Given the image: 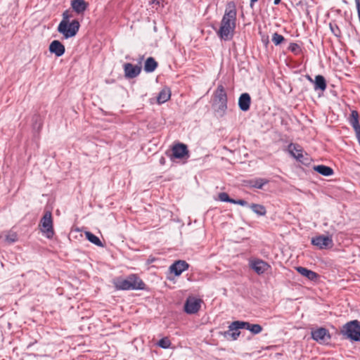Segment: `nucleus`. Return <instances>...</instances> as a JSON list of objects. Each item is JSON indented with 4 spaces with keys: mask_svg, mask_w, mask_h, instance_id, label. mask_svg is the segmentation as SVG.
Returning <instances> with one entry per match:
<instances>
[{
    "mask_svg": "<svg viewBox=\"0 0 360 360\" xmlns=\"http://www.w3.org/2000/svg\"><path fill=\"white\" fill-rule=\"evenodd\" d=\"M49 51L54 53L57 57L63 56L65 49L64 45L58 40H53L49 45Z\"/></svg>",
    "mask_w": 360,
    "mask_h": 360,
    "instance_id": "14",
    "label": "nucleus"
},
{
    "mask_svg": "<svg viewBox=\"0 0 360 360\" xmlns=\"http://www.w3.org/2000/svg\"><path fill=\"white\" fill-rule=\"evenodd\" d=\"M88 3L84 0H72L71 6L78 14L83 13L88 7Z\"/></svg>",
    "mask_w": 360,
    "mask_h": 360,
    "instance_id": "18",
    "label": "nucleus"
},
{
    "mask_svg": "<svg viewBox=\"0 0 360 360\" xmlns=\"http://www.w3.org/2000/svg\"><path fill=\"white\" fill-rule=\"evenodd\" d=\"M314 89L315 91L321 90L322 91H324L326 89L327 84L326 81L323 76L322 75H316L314 79Z\"/></svg>",
    "mask_w": 360,
    "mask_h": 360,
    "instance_id": "20",
    "label": "nucleus"
},
{
    "mask_svg": "<svg viewBox=\"0 0 360 360\" xmlns=\"http://www.w3.org/2000/svg\"><path fill=\"white\" fill-rule=\"evenodd\" d=\"M218 199L221 202H226L232 203L233 199L231 198L229 195L225 192L219 193L218 195Z\"/></svg>",
    "mask_w": 360,
    "mask_h": 360,
    "instance_id": "33",
    "label": "nucleus"
},
{
    "mask_svg": "<svg viewBox=\"0 0 360 360\" xmlns=\"http://www.w3.org/2000/svg\"><path fill=\"white\" fill-rule=\"evenodd\" d=\"M314 169L325 176H329L333 174V169L331 167L323 165L314 166Z\"/></svg>",
    "mask_w": 360,
    "mask_h": 360,
    "instance_id": "24",
    "label": "nucleus"
},
{
    "mask_svg": "<svg viewBox=\"0 0 360 360\" xmlns=\"http://www.w3.org/2000/svg\"><path fill=\"white\" fill-rule=\"evenodd\" d=\"M295 269L300 274L311 281H316L319 277L318 274L305 267L297 266L295 268Z\"/></svg>",
    "mask_w": 360,
    "mask_h": 360,
    "instance_id": "16",
    "label": "nucleus"
},
{
    "mask_svg": "<svg viewBox=\"0 0 360 360\" xmlns=\"http://www.w3.org/2000/svg\"><path fill=\"white\" fill-rule=\"evenodd\" d=\"M329 27H330V31L335 37H341V31H340L339 27L336 24L330 22L329 24Z\"/></svg>",
    "mask_w": 360,
    "mask_h": 360,
    "instance_id": "31",
    "label": "nucleus"
},
{
    "mask_svg": "<svg viewBox=\"0 0 360 360\" xmlns=\"http://www.w3.org/2000/svg\"><path fill=\"white\" fill-rule=\"evenodd\" d=\"M171 96V91L169 89L165 88L162 89L158 97H157V101L159 104H162L167 101Z\"/></svg>",
    "mask_w": 360,
    "mask_h": 360,
    "instance_id": "23",
    "label": "nucleus"
},
{
    "mask_svg": "<svg viewBox=\"0 0 360 360\" xmlns=\"http://www.w3.org/2000/svg\"><path fill=\"white\" fill-rule=\"evenodd\" d=\"M349 122L353 127L355 133L360 131V124L359 122V113L356 110H352L349 117Z\"/></svg>",
    "mask_w": 360,
    "mask_h": 360,
    "instance_id": "19",
    "label": "nucleus"
},
{
    "mask_svg": "<svg viewBox=\"0 0 360 360\" xmlns=\"http://www.w3.org/2000/svg\"><path fill=\"white\" fill-rule=\"evenodd\" d=\"M355 134H356V139L358 140V142H359V143L360 145V131L356 132Z\"/></svg>",
    "mask_w": 360,
    "mask_h": 360,
    "instance_id": "41",
    "label": "nucleus"
},
{
    "mask_svg": "<svg viewBox=\"0 0 360 360\" xmlns=\"http://www.w3.org/2000/svg\"><path fill=\"white\" fill-rule=\"evenodd\" d=\"M224 335H230L233 340H236L240 335V332H238L237 330H230V329L229 328V330L226 331L224 333Z\"/></svg>",
    "mask_w": 360,
    "mask_h": 360,
    "instance_id": "36",
    "label": "nucleus"
},
{
    "mask_svg": "<svg viewBox=\"0 0 360 360\" xmlns=\"http://www.w3.org/2000/svg\"><path fill=\"white\" fill-rule=\"evenodd\" d=\"M159 162L161 165H164L166 162V159L164 157H161L159 160Z\"/></svg>",
    "mask_w": 360,
    "mask_h": 360,
    "instance_id": "40",
    "label": "nucleus"
},
{
    "mask_svg": "<svg viewBox=\"0 0 360 360\" xmlns=\"http://www.w3.org/2000/svg\"><path fill=\"white\" fill-rule=\"evenodd\" d=\"M249 330L255 335L259 334L262 332V327L259 324H252Z\"/></svg>",
    "mask_w": 360,
    "mask_h": 360,
    "instance_id": "34",
    "label": "nucleus"
},
{
    "mask_svg": "<svg viewBox=\"0 0 360 360\" xmlns=\"http://www.w3.org/2000/svg\"><path fill=\"white\" fill-rule=\"evenodd\" d=\"M251 103L250 96L248 93H243L238 99V106L243 111H248L250 109Z\"/></svg>",
    "mask_w": 360,
    "mask_h": 360,
    "instance_id": "17",
    "label": "nucleus"
},
{
    "mask_svg": "<svg viewBox=\"0 0 360 360\" xmlns=\"http://www.w3.org/2000/svg\"><path fill=\"white\" fill-rule=\"evenodd\" d=\"M307 77L311 82L314 83V80H313L310 76L308 75Z\"/></svg>",
    "mask_w": 360,
    "mask_h": 360,
    "instance_id": "44",
    "label": "nucleus"
},
{
    "mask_svg": "<svg viewBox=\"0 0 360 360\" xmlns=\"http://www.w3.org/2000/svg\"><path fill=\"white\" fill-rule=\"evenodd\" d=\"M86 237L89 241L92 243L93 244L98 246V247H103V243L101 241L98 237L93 234L92 233L89 231H86L85 233Z\"/></svg>",
    "mask_w": 360,
    "mask_h": 360,
    "instance_id": "27",
    "label": "nucleus"
},
{
    "mask_svg": "<svg viewBox=\"0 0 360 360\" xmlns=\"http://www.w3.org/2000/svg\"><path fill=\"white\" fill-rule=\"evenodd\" d=\"M269 182L268 180L262 178H258L250 181V186L252 188L261 189Z\"/></svg>",
    "mask_w": 360,
    "mask_h": 360,
    "instance_id": "26",
    "label": "nucleus"
},
{
    "mask_svg": "<svg viewBox=\"0 0 360 360\" xmlns=\"http://www.w3.org/2000/svg\"><path fill=\"white\" fill-rule=\"evenodd\" d=\"M18 238V234L12 231H9L6 236V240L9 243L16 242Z\"/></svg>",
    "mask_w": 360,
    "mask_h": 360,
    "instance_id": "30",
    "label": "nucleus"
},
{
    "mask_svg": "<svg viewBox=\"0 0 360 360\" xmlns=\"http://www.w3.org/2000/svg\"><path fill=\"white\" fill-rule=\"evenodd\" d=\"M124 76L129 79L136 77L141 71V67L139 65H134L131 63H125L124 65Z\"/></svg>",
    "mask_w": 360,
    "mask_h": 360,
    "instance_id": "10",
    "label": "nucleus"
},
{
    "mask_svg": "<svg viewBox=\"0 0 360 360\" xmlns=\"http://www.w3.org/2000/svg\"><path fill=\"white\" fill-rule=\"evenodd\" d=\"M271 41L276 46H278L285 41V38L281 34L275 32L272 35Z\"/></svg>",
    "mask_w": 360,
    "mask_h": 360,
    "instance_id": "29",
    "label": "nucleus"
},
{
    "mask_svg": "<svg viewBox=\"0 0 360 360\" xmlns=\"http://www.w3.org/2000/svg\"><path fill=\"white\" fill-rule=\"evenodd\" d=\"M200 308V300L193 297H188L184 304V310L187 314L197 313Z\"/></svg>",
    "mask_w": 360,
    "mask_h": 360,
    "instance_id": "8",
    "label": "nucleus"
},
{
    "mask_svg": "<svg viewBox=\"0 0 360 360\" xmlns=\"http://www.w3.org/2000/svg\"><path fill=\"white\" fill-rule=\"evenodd\" d=\"M311 338L316 342L323 343L330 339V335L325 328H319L311 331Z\"/></svg>",
    "mask_w": 360,
    "mask_h": 360,
    "instance_id": "9",
    "label": "nucleus"
},
{
    "mask_svg": "<svg viewBox=\"0 0 360 360\" xmlns=\"http://www.w3.org/2000/svg\"><path fill=\"white\" fill-rule=\"evenodd\" d=\"M72 17V14L69 11H65L63 13V19L61 21H65L66 22H70V19Z\"/></svg>",
    "mask_w": 360,
    "mask_h": 360,
    "instance_id": "38",
    "label": "nucleus"
},
{
    "mask_svg": "<svg viewBox=\"0 0 360 360\" xmlns=\"http://www.w3.org/2000/svg\"><path fill=\"white\" fill-rule=\"evenodd\" d=\"M172 156L177 159H182L188 153L187 146L184 143L175 144L172 147Z\"/></svg>",
    "mask_w": 360,
    "mask_h": 360,
    "instance_id": "13",
    "label": "nucleus"
},
{
    "mask_svg": "<svg viewBox=\"0 0 360 360\" xmlns=\"http://www.w3.org/2000/svg\"><path fill=\"white\" fill-rule=\"evenodd\" d=\"M189 264L184 260H178L169 266V271L175 276H180L184 271L187 270Z\"/></svg>",
    "mask_w": 360,
    "mask_h": 360,
    "instance_id": "12",
    "label": "nucleus"
},
{
    "mask_svg": "<svg viewBox=\"0 0 360 360\" xmlns=\"http://www.w3.org/2000/svg\"><path fill=\"white\" fill-rule=\"evenodd\" d=\"M341 333L351 340L360 342V322L357 320L347 322L343 326Z\"/></svg>",
    "mask_w": 360,
    "mask_h": 360,
    "instance_id": "4",
    "label": "nucleus"
},
{
    "mask_svg": "<svg viewBox=\"0 0 360 360\" xmlns=\"http://www.w3.org/2000/svg\"><path fill=\"white\" fill-rule=\"evenodd\" d=\"M117 290H142L144 289L145 283L135 274L129 276L126 279H119L115 283Z\"/></svg>",
    "mask_w": 360,
    "mask_h": 360,
    "instance_id": "3",
    "label": "nucleus"
},
{
    "mask_svg": "<svg viewBox=\"0 0 360 360\" xmlns=\"http://www.w3.org/2000/svg\"><path fill=\"white\" fill-rule=\"evenodd\" d=\"M39 226H41V230L46 238H51L53 237L54 231L53 228L52 214L51 212L47 211L44 213L40 221Z\"/></svg>",
    "mask_w": 360,
    "mask_h": 360,
    "instance_id": "6",
    "label": "nucleus"
},
{
    "mask_svg": "<svg viewBox=\"0 0 360 360\" xmlns=\"http://www.w3.org/2000/svg\"><path fill=\"white\" fill-rule=\"evenodd\" d=\"M79 22L77 20L66 22L60 21L58 26V32L63 35L65 39L75 37L79 30Z\"/></svg>",
    "mask_w": 360,
    "mask_h": 360,
    "instance_id": "5",
    "label": "nucleus"
},
{
    "mask_svg": "<svg viewBox=\"0 0 360 360\" xmlns=\"http://www.w3.org/2000/svg\"><path fill=\"white\" fill-rule=\"evenodd\" d=\"M150 4L153 6V7H156L158 9V6L164 7L165 6V0H151Z\"/></svg>",
    "mask_w": 360,
    "mask_h": 360,
    "instance_id": "37",
    "label": "nucleus"
},
{
    "mask_svg": "<svg viewBox=\"0 0 360 360\" xmlns=\"http://www.w3.org/2000/svg\"><path fill=\"white\" fill-rule=\"evenodd\" d=\"M143 58H144V57H143V56H142L141 57H140V58H139V64H141V61L143 60Z\"/></svg>",
    "mask_w": 360,
    "mask_h": 360,
    "instance_id": "45",
    "label": "nucleus"
},
{
    "mask_svg": "<svg viewBox=\"0 0 360 360\" xmlns=\"http://www.w3.org/2000/svg\"><path fill=\"white\" fill-rule=\"evenodd\" d=\"M158 67V63L153 57L146 59L144 64V71L146 72H153Z\"/></svg>",
    "mask_w": 360,
    "mask_h": 360,
    "instance_id": "22",
    "label": "nucleus"
},
{
    "mask_svg": "<svg viewBox=\"0 0 360 360\" xmlns=\"http://www.w3.org/2000/svg\"><path fill=\"white\" fill-rule=\"evenodd\" d=\"M232 203L233 204L240 205L241 206H246V205H248V202L244 200H242V199H240V200H234V199H233Z\"/></svg>",
    "mask_w": 360,
    "mask_h": 360,
    "instance_id": "39",
    "label": "nucleus"
},
{
    "mask_svg": "<svg viewBox=\"0 0 360 360\" xmlns=\"http://www.w3.org/2000/svg\"><path fill=\"white\" fill-rule=\"evenodd\" d=\"M281 3V0H274V4L275 5H278Z\"/></svg>",
    "mask_w": 360,
    "mask_h": 360,
    "instance_id": "43",
    "label": "nucleus"
},
{
    "mask_svg": "<svg viewBox=\"0 0 360 360\" xmlns=\"http://www.w3.org/2000/svg\"><path fill=\"white\" fill-rule=\"evenodd\" d=\"M288 150L293 158L302 162L303 149L300 146L296 143H290L288 146Z\"/></svg>",
    "mask_w": 360,
    "mask_h": 360,
    "instance_id": "15",
    "label": "nucleus"
},
{
    "mask_svg": "<svg viewBox=\"0 0 360 360\" xmlns=\"http://www.w3.org/2000/svg\"><path fill=\"white\" fill-rule=\"evenodd\" d=\"M212 107L219 117H223L227 110V94L222 85H219L214 94Z\"/></svg>",
    "mask_w": 360,
    "mask_h": 360,
    "instance_id": "2",
    "label": "nucleus"
},
{
    "mask_svg": "<svg viewBox=\"0 0 360 360\" xmlns=\"http://www.w3.org/2000/svg\"><path fill=\"white\" fill-rule=\"evenodd\" d=\"M250 209L259 216H264L266 213V208L264 205L252 203L250 205Z\"/></svg>",
    "mask_w": 360,
    "mask_h": 360,
    "instance_id": "25",
    "label": "nucleus"
},
{
    "mask_svg": "<svg viewBox=\"0 0 360 360\" xmlns=\"http://www.w3.org/2000/svg\"><path fill=\"white\" fill-rule=\"evenodd\" d=\"M258 0H250V6L251 8H253L254 4Z\"/></svg>",
    "mask_w": 360,
    "mask_h": 360,
    "instance_id": "42",
    "label": "nucleus"
},
{
    "mask_svg": "<svg viewBox=\"0 0 360 360\" xmlns=\"http://www.w3.org/2000/svg\"><path fill=\"white\" fill-rule=\"evenodd\" d=\"M252 323L245 321H235L232 322L229 328L230 330H238V329L245 328L249 330Z\"/></svg>",
    "mask_w": 360,
    "mask_h": 360,
    "instance_id": "21",
    "label": "nucleus"
},
{
    "mask_svg": "<svg viewBox=\"0 0 360 360\" xmlns=\"http://www.w3.org/2000/svg\"><path fill=\"white\" fill-rule=\"evenodd\" d=\"M311 243L319 249H326L332 248L333 245L332 237L323 235L313 238Z\"/></svg>",
    "mask_w": 360,
    "mask_h": 360,
    "instance_id": "7",
    "label": "nucleus"
},
{
    "mask_svg": "<svg viewBox=\"0 0 360 360\" xmlns=\"http://www.w3.org/2000/svg\"><path fill=\"white\" fill-rule=\"evenodd\" d=\"M33 120V129L37 131H39L42 127V121L39 115H34L32 118Z\"/></svg>",
    "mask_w": 360,
    "mask_h": 360,
    "instance_id": "28",
    "label": "nucleus"
},
{
    "mask_svg": "<svg viewBox=\"0 0 360 360\" xmlns=\"http://www.w3.org/2000/svg\"><path fill=\"white\" fill-rule=\"evenodd\" d=\"M250 266L257 274H262L271 268L267 262L262 259L251 261Z\"/></svg>",
    "mask_w": 360,
    "mask_h": 360,
    "instance_id": "11",
    "label": "nucleus"
},
{
    "mask_svg": "<svg viewBox=\"0 0 360 360\" xmlns=\"http://www.w3.org/2000/svg\"><path fill=\"white\" fill-rule=\"evenodd\" d=\"M158 345L163 349H167L171 345V342L168 338H163L159 340Z\"/></svg>",
    "mask_w": 360,
    "mask_h": 360,
    "instance_id": "32",
    "label": "nucleus"
},
{
    "mask_svg": "<svg viewBox=\"0 0 360 360\" xmlns=\"http://www.w3.org/2000/svg\"><path fill=\"white\" fill-rule=\"evenodd\" d=\"M288 50L294 53L297 54L300 51V47L296 43H290L288 46Z\"/></svg>",
    "mask_w": 360,
    "mask_h": 360,
    "instance_id": "35",
    "label": "nucleus"
},
{
    "mask_svg": "<svg viewBox=\"0 0 360 360\" xmlns=\"http://www.w3.org/2000/svg\"><path fill=\"white\" fill-rule=\"evenodd\" d=\"M237 21V9L234 1L226 4L224 14L217 31V36L224 41L232 39L234 36Z\"/></svg>",
    "mask_w": 360,
    "mask_h": 360,
    "instance_id": "1",
    "label": "nucleus"
}]
</instances>
